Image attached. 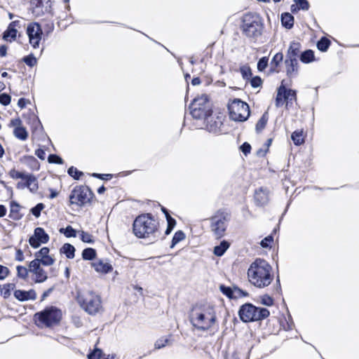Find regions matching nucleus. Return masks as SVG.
Instances as JSON below:
<instances>
[{"mask_svg":"<svg viewBox=\"0 0 359 359\" xmlns=\"http://www.w3.org/2000/svg\"><path fill=\"white\" fill-rule=\"evenodd\" d=\"M17 275L19 278L25 280L28 276L29 269H27L25 266H17Z\"/></svg>","mask_w":359,"mask_h":359,"instance_id":"ea45409f","label":"nucleus"},{"mask_svg":"<svg viewBox=\"0 0 359 359\" xmlns=\"http://www.w3.org/2000/svg\"><path fill=\"white\" fill-rule=\"evenodd\" d=\"M291 138L295 145H301L304 143L303 132L296 130L292 134Z\"/></svg>","mask_w":359,"mask_h":359,"instance_id":"2f4dec72","label":"nucleus"},{"mask_svg":"<svg viewBox=\"0 0 359 359\" xmlns=\"http://www.w3.org/2000/svg\"><path fill=\"white\" fill-rule=\"evenodd\" d=\"M283 94L286 97V100H295L296 99V91L291 89H286L284 87Z\"/></svg>","mask_w":359,"mask_h":359,"instance_id":"8fccbe9b","label":"nucleus"},{"mask_svg":"<svg viewBox=\"0 0 359 359\" xmlns=\"http://www.w3.org/2000/svg\"><path fill=\"white\" fill-rule=\"evenodd\" d=\"M273 241V236H268L261 241L260 245H262V248H268L270 246Z\"/></svg>","mask_w":359,"mask_h":359,"instance_id":"13d9d810","label":"nucleus"},{"mask_svg":"<svg viewBox=\"0 0 359 359\" xmlns=\"http://www.w3.org/2000/svg\"><path fill=\"white\" fill-rule=\"evenodd\" d=\"M35 154L40 159H41V160L45 159L46 153L43 149H36L35 151Z\"/></svg>","mask_w":359,"mask_h":359,"instance_id":"0e129e2a","label":"nucleus"},{"mask_svg":"<svg viewBox=\"0 0 359 359\" xmlns=\"http://www.w3.org/2000/svg\"><path fill=\"white\" fill-rule=\"evenodd\" d=\"M10 126L14 128V136L22 141H25L28 137V132L25 127L22 125V121L20 118H14L11 121Z\"/></svg>","mask_w":359,"mask_h":359,"instance_id":"a211bd4d","label":"nucleus"},{"mask_svg":"<svg viewBox=\"0 0 359 359\" xmlns=\"http://www.w3.org/2000/svg\"><path fill=\"white\" fill-rule=\"evenodd\" d=\"M44 207L43 203H38L35 207L32 208L31 212L36 217H39L41 215V211Z\"/></svg>","mask_w":359,"mask_h":359,"instance_id":"de8ad7c7","label":"nucleus"},{"mask_svg":"<svg viewBox=\"0 0 359 359\" xmlns=\"http://www.w3.org/2000/svg\"><path fill=\"white\" fill-rule=\"evenodd\" d=\"M241 151L245 155L247 156L248 154L250 153V150H251V146L250 144H248V142H245L243 143L241 147H240Z\"/></svg>","mask_w":359,"mask_h":359,"instance_id":"052dcab7","label":"nucleus"},{"mask_svg":"<svg viewBox=\"0 0 359 359\" xmlns=\"http://www.w3.org/2000/svg\"><path fill=\"white\" fill-rule=\"evenodd\" d=\"M76 299L81 307L90 315L96 314L102 308L100 297L91 291L79 292Z\"/></svg>","mask_w":359,"mask_h":359,"instance_id":"0eeeda50","label":"nucleus"},{"mask_svg":"<svg viewBox=\"0 0 359 359\" xmlns=\"http://www.w3.org/2000/svg\"><path fill=\"white\" fill-rule=\"evenodd\" d=\"M240 72L244 79H250L252 76L251 69L249 66L244 65L240 68Z\"/></svg>","mask_w":359,"mask_h":359,"instance_id":"79ce46f5","label":"nucleus"},{"mask_svg":"<svg viewBox=\"0 0 359 359\" xmlns=\"http://www.w3.org/2000/svg\"><path fill=\"white\" fill-rule=\"evenodd\" d=\"M15 259L19 262H22L24 260L23 252H22L21 250H17L16 255H15Z\"/></svg>","mask_w":359,"mask_h":359,"instance_id":"338daca9","label":"nucleus"},{"mask_svg":"<svg viewBox=\"0 0 359 359\" xmlns=\"http://www.w3.org/2000/svg\"><path fill=\"white\" fill-rule=\"evenodd\" d=\"M21 161H23L26 164L30 165L32 168L39 167L38 161L34 156H24Z\"/></svg>","mask_w":359,"mask_h":359,"instance_id":"58836bf2","label":"nucleus"},{"mask_svg":"<svg viewBox=\"0 0 359 359\" xmlns=\"http://www.w3.org/2000/svg\"><path fill=\"white\" fill-rule=\"evenodd\" d=\"M266 122L267 118L266 116V114H264L257 123L256 129L257 130H262L265 127Z\"/></svg>","mask_w":359,"mask_h":359,"instance_id":"3c124183","label":"nucleus"},{"mask_svg":"<svg viewBox=\"0 0 359 359\" xmlns=\"http://www.w3.org/2000/svg\"><path fill=\"white\" fill-rule=\"evenodd\" d=\"M283 55L281 53H276L271 61V65L273 69L276 68L283 61Z\"/></svg>","mask_w":359,"mask_h":359,"instance_id":"4c0bfd02","label":"nucleus"},{"mask_svg":"<svg viewBox=\"0 0 359 359\" xmlns=\"http://www.w3.org/2000/svg\"><path fill=\"white\" fill-rule=\"evenodd\" d=\"M49 240L48 235L43 229L37 227L34 230V233L30 237L29 242L31 246L37 248L41 243H46Z\"/></svg>","mask_w":359,"mask_h":359,"instance_id":"2eb2a0df","label":"nucleus"},{"mask_svg":"<svg viewBox=\"0 0 359 359\" xmlns=\"http://www.w3.org/2000/svg\"><path fill=\"white\" fill-rule=\"evenodd\" d=\"M92 198V193L86 186H76L69 195V202L72 205L83 206L89 203Z\"/></svg>","mask_w":359,"mask_h":359,"instance_id":"f8f14e48","label":"nucleus"},{"mask_svg":"<svg viewBox=\"0 0 359 359\" xmlns=\"http://www.w3.org/2000/svg\"><path fill=\"white\" fill-rule=\"evenodd\" d=\"M8 175L13 180L21 179L16 184L18 189H28L31 193L35 194L39 189L37 178L32 174L26 172H20L15 168L11 169Z\"/></svg>","mask_w":359,"mask_h":359,"instance_id":"6e6552de","label":"nucleus"},{"mask_svg":"<svg viewBox=\"0 0 359 359\" xmlns=\"http://www.w3.org/2000/svg\"><path fill=\"white\" fill-rule=\"evenodd\" d=\"M229 246V243L226 241H223L219 245H217L214 248V254L217 257H221L224 254Z\"/></svg>","mask_w":359,"mask_h":359,"instance_id":"a878e982","label":"nucleus"},{"mask_svg":"<svg viewBox=\"0 0 359 359\" xmlns=\"http://www.w3.org/2000/svg\"><path fill=\"white\" fill-rule=\"evenodd\" d=\"M301 45L298 42H292L288 48L287 57H294L297 58L300 52Z\"/></svg>","mask_w":359,"mask_h":359,"instance_id":"393cba45","label":"nucleus"},{"mask_svg":"<svg viewBox=\"0 0 359 359\" xmlns=\"http://www.w3.org/2000/svg\"><path fill=\"white\" fill-rule=\"evenodd\" d=\"M158 222L150 214L138 216L133 223V232L139 238L149 237L156 233Z\"/></svg>","mask_w":359,"mask_h":359,"instance_id":"7ed1b4c3","label":"nucleus"},{"mask_svg":"<svg viewBox=\"0 0 359 359\" xmlns=\"http://www.w3.org/2000/svg\"><path fill=\"white\" fill-rule=\"evenodd\" d=\"M48 161H49V163H57V164H62V163H63L62 159L60 156H58L55 154H50L48 156Z\"/></svg>","mask_w":359,"mask_h":359,"instance_id":"6e6d98bb","label":"nucleus"},{"mask_svg":"<svg viewBox=\"0 0 359 359\" xmlns=\"http://www.w3.org/2000/svg\"><path fill=\"white\" fill-rule=\"evenodd\" d=\"M81 239L84 243H90L93 242V236L90 233L85 231L81 232Z\"/></svg>","mask_w":359,"mask_h":359,"instance_id":"864d4df0","label":"nucleus"},{"mask_svg":"<svg viewBox=\"0 0 359 359\" xmlns=\"http://www.w3.org/2000/svg\"><path fill=\"white\" fill-rule=\"evenodd\" d=\"M330 45V41L325 37H323L317 43L318 48L321 51H326Z\"/></svg>","mask_w":359,"mask_h":359,"instance_id":"e433bc0d","label":"nucleus"},{"mask_svg":"<svg viewBox=\"0 0 359 359\" xmlns=\"http://www.w3.org/2000/svg\"><path fill=\"white\" fill-rule=\"evenodd\" d=\"M22 60L27 65L31 67L35 66L37 63L36 58L32 54L24 57Z\"/></svg>","mask_w":359,"mask_h":359,"instance_id":"a19ab883","label":"nucleus"},{"mask_svg":"<svg viewBox=\"0 0 359 359\" xmlns=\"http://www.w3.org/2000/svg\"><path fill=\"white\" fill-rule=\"evenodd\" d=\"M26 34L29 42L33 48H38L43 36V31L38 22H30L27 25Z\"/></svg>","mask_w":359,"mask_h":359,"instance_id":"ddd939ff","label":"nucleus"},{"mask_svg":"<svg viewBox=\"0 0 359 359\" xmlns=\"http://www.w3.org/2000/svg\"><path fill=\"white\" fill-rule=\"evenodd\" d=\"M41 4V3L40 1H37V4H36V7H35V8H34L32 9V13H33L36 16H39V15H41V11L39 10V7H40L39 6H40V4Z\"/></svg>","mask_w":359,"mask_h":359,"instance_id":"69168bd1","label":"nucleus"},{"mask_svg":"<svg viewBox=\"0 0 359 359\" xmlns=\"http://www.w3.org/2000/svg\"><path fill=\"white\" fill-rule=\"evenodd\" d=\"M300 60L304 63H309L314 60V53L311 50L303 52L300 55Z\"/></svg>","mask_w":359,"mask_h":359,"instance_id":"7c9ffc66","label":"nucleus"},{"mask_svg":"<svg viewBox=\"0 0 359 359\" xmlns=\"http://www.w3.org/2000/svg\"><path fill=\"white\" fill-rule=\"evenodd\" d=\"M72 322L76 327H80L83 325L82 320L79 316H74L72 318Z\"/></svg>","mask_w":359,"mask_h":359,"instance_id":"e2e57ef3","label":"nucleus"},{"mask_svg":"<svg viewBox=\"0 0 359 359\" xmlns=\"http://www.w3.org/2000/svg\"><path fill=\"white\" fill-rule=\"evenodd\" d=\"M189 109L192 117L195 119L203 120L212 114V105L206 95L195 97Z\"/></svg>","mask_w":359,"mask_h":359,"instance_id":"423d86ee","label":"nucleus"},{"mask_svg":"<svg viewBox=\"0 0 359 359\" xmlns=\"http://www.w3.org/2000/svg\"><path fill=\"white\" fill-rule=\"evenodd\" d=\"M64 231V234L65 236L70 238V237H76V231L71 226H67ZM60 231H62V229L60 230Z\"/></svg>","mask_w":359,"mask_h":359,"instance_id":"49530a36","label":"nucleus"},{"mask_svg":"<svg viewBox=\"0 0 359 359\" xmlns=\"http://www.w3.org/2000/svg\"><path fill=\"white\" fill-rule=\"evenodd\" d=\"M242 31L249 38H257L262 34L264 24L256 13H246L243 17Z\"/></svg>","mask_w":359,"mask_h":359,"instance_id":"20e7f679","label":"nucleus"},{"mask_svg":"<svg viewBox=\"0 0 359 359\" xmlns=\"http://www.w3.org/2000/svg\"><path fill=\"white\" fill-rule=\"evenodd\" d=\"M9 269L3 265H0V280H4L9 274Z\"/></svg>","mask_w":359,"mask_h":359,"instance_id":"4d7b16f0","label":"nucleus"},{"mask_svg":"<svg viewBox=\"0 0 359 359\" xmlns=\"http://www.w3.org/2000/svg\"><path fill=\"white\" fill-rule=\"evenodd\" d=\"M269 313L268 309L256 307L251 304L243 305L238 312L241 320L245 323L264 319L269 316Z\"/></svg>","mask_w":359,"mask_h":359,"instance_id":"1a4fd4ad","label":"nucleus"},{"mask_svg":"<svg viewBox=\"0 0 359 359\" xmlns=\"http://www.w3.org/2000/svg\"><path fill=\"white\" fill-rule=\"evenodd\" d=\"M247 276L249 283L259 289L268 287L274 278L272 266L261 258H257L250 264Z\"/></svg>","mask_w":359,"mask_h":359,"instance_id":"f257e3e1","label":"nucleus"},{"mask_svg":"<svg viewBox=\"0 0 359 359\" xmlns=\"http://www.w3.org/2000/svg\"><path fill=\"white\" fill-rule=\"evenodd\" d=\"M13 287L14 285L11 283L5 284L3 285L1 294L4 298H7L11 295V290L13 289Z\"/></svg>","mask_w":359,"mask_h":359,"instance_id":"c03bdc74","label":"nucleus"},{"mask_svg":"<svg viewBox=\"0 0 359 359\" xmlns=\"http://www.w3.org/2000/svg\"><path fill=\"white\" fill-rule=\"evenodd\" d=\"M261 303L264 305L269 306L273 304V300L270 296L265 294L261 297Z\"/></svg>","mask_w":359,"mask_h":359,"instance_id":"5fc2aeb1","label":"nucleus"},{"mask_svg":"<svg viewBox=\"0 0 359 359\" xmlns=\"http://www.w3.org/2000/svg\"><path fill=\"white\" fill-rule=\"evenodd\" d=\"M230 118L235 121H245L250 116V108L246 102L234 100L229 104Z\"/></svg>","mask_w":359,"mask_h":359,"instance_id":"9b49d317","label":"nucleus"},{"mask_svg":"<svg viewBox=\"0 0 359 359\" xmlns=\"http://www.w3.org/2000/svg\"><path fill=\"white\" fill-rule=\"evenodd\" d=\"M285 69L287 74L292 76L297 74L298 71V60L294 57H287L285 60Z\"/></svg>","mask_w":359,"mask_h":359,"instance_id":"aec40b11","label":"nucleus"},{"mask_svg":"<svg viewBox=\"0 0 359 359\" xmlns=\"http://www.w3.org/2000/svg\"><path fill=\"white\" fill-rule=\"evenodd\" d=\"M205 124V128L210 133H219L221 132V128L223 125V117L222 116H212L209 115L203 119Z\"/></svg>","mask_w":359,"mask_h":359,"instance_id":"4468645a","label":"nucleus"},{"mask_svg":"<svg viewBox=\"0 0 359 359\" xmlns=\"http://www.w3.org/2000/svg\"><path fill=\"white\" fill-rule=\"evenodd\" d=\"M189 318L192 325L201 330H209L217 320L214 307L208 304L194 306L190 312Z\"/></svg>","mask_w":359,"mask_h":359,"instance_id":"f03ea898","label":"nucleus"},{"mask_svg":"<svg viewBox=\"0 0 359 359\" xmlns=\"http://www.w3.org/2000/svg\"><path fill=\"white\" fill-rule=\"evenodd\" d=\"M14 297L20 301H27L29 299H34L36 294L33 290L24 291L17 290L14 292Z\"/></svg>","mask_w":359,"mask_h":359,"instance_id":"4be33fe9","label":"nucleus"},{"mask_svg":"<svg viewBox=\"0 0 359 359\" xmlns=\"http://www.w3.org/2000/svg\"><path fill=\"white\" fill-rule=\"evenodd\" d=\"M29 272L35 276L36 283H43L48 278L46 272L42 269L38 260H32L29 264Z\"/></svg>","mask_w":359,"mask_h":359,"instance_id":"dca6fc26","label":"nucleus"},{"mask_svg":"<svg viewBox=\"0 0 359 359\" xmlns=\"http://www.w3.org/2000/svg\"><path fill=\"white\" fill-rule=\"evenodd\" d=\"M229 215L226 212L217 211L210 219V229L214 235L220 238L224 236L227 228Z\"/></svg>","mask_w":359,"mask_h":359,"instance_id":"9d476101","label":"nucleus"},{"mask_svg":"<svg viewBox=\"0 0 359 359\" xmlns=\"http://www.w3.org/2000/svg\"><path fill=\"white\" fill-rule=\"evenodd\" d=\"M185 238V234L182 231H177L175 232L172 243L170 245V248H173L178 243L183 241Z\"/></svg>","mask_w":359,"mask_h":359,"instance_id":"473e14b6","label":"nucleus"},{"mask_svg":"<svg viewBox=\"0 0 359 359\" xmlns=\"http://www.w3.org/2000/svg\"><path fill=\"white\" fill-rule=\"evenodd\" d=\"M96 256V251L90 248L83 250L82 252V257L85 260H92Z\"/></svg>","mask_w":359,"mask_h":359,"instance_id":"72a5a7b5","label":"nucleus"},{"mask_svg":"<svg viewBox=\"0 0 359 359\" xmlns=\"http://www.w3.org/2000/svg\"><path fill=\"white\" fill-rule=\"evenodd\" d=\"M283 91L284 86H280L278 88L277 96L276 98V106L277 107H282L287 100L285 94H283Z\"/></svg>","mask_w":359,"mask_h":359,"instance_id":"c756f323","label":"nucleus"},{"mask_svg":"<svg viewBox=\"0 0 359 359\" xmlns=\"http://www.w3.org/2000/svg\"><path fill=\"white\" fill-rule=\"evenodd\" d=\"M283 25L287 29H290L294 25V17L289 13H283L281 15Z\"/></svg>","mask_w":359,"mask_h":359,"instance_id":"bb28decb","label":"nucleus"},{"mask_svg":"<svg viewBox=\"0 0 359 359\" xmlns=\"http://www.w3.org/2000/svg\"><path fill=\"white\" fill-rule=\"evenodd\" d=\"M68 174L75 180H79V177L83 175V172L78 170L76 168L72 166L68 169Z\"/></svg>","mask_w":359,"mask_h":359,"instance_id":"37998d69","label":"nucleus"},{"mask_svg":"<svg viewBox=\"0 0 359 359\" xmlns=\"http://www.w3.org/2000/svg\"><path fill=\"white\" fill-rule=\"evenodd\" d=\"M11 102V96L3 93L0 95V103L4 105H8Z\"/></svg>","mask_w":359,"mask_h":359,"instance_id":"bf43d9fd","label":"nucleus"},{"mask_svg":"<svg viewBox=\"0 0 359 359\" xmlns=\"http://www.w3.org/2000/svg\"><path fill=\"white\" fill-rule=\"evenodd\" d=\"M49 249L46 247L42 248L39 252L35 254V258H43L50 256Z\"/></svg>","mask_w":359,"mask_h":359,"instance_id":"09e8293b","label":"nucleus"},{"mask_svg":"<svg viewBox=\"0 0 359 359\" xmlns=\"http://www.w3.org/2000/svg\"><path fill=\"white\" fill-rule=\"evenodd\" d=\"M220 290L224 294L231 299L236 298L237 295H246V294L243 290L238 288H234V290H232L231 287H226L224 285L220 286Z\"/></svg>","mask_w":359,"mask_h":359,"instance_id":"5701e85b","label":"nucleus"},{"mask_svg":"<svg viewBox=\"0 0 359 359\" xmlns=\"http://www.w3.org/2000/svg\"><path fill=\"white\" fill-rule=\"evenodd\" d=\"M269 59L267 57H263L259 59L257 63V69L259 71H264L268 65Z\"/></svg>","mask_w":359,"mask_h":359,"instance_id":"a18cd8bd","label":"nucleus"},{"mask_svg":"<svg viewBox=\"0 0 359 359\" xmlns=\"http://www.w3.org/2000/svg\"><path fill=\"white\" fill-rule=\"evenodd\" d=\"M250 84L253 88L260 87L262 84V80L258 76H254L250 79Z\"/></svg>","mask_w":359,"mask_h":359,"instance_id":"603ef678","label":"nucleus"},{"mask_svg":"<svg viewBox=\"0 0 359 359\" xmlns=\"http://www.w3.org/2000/svg\"><path fill=\"white\" fill-rule=\"evenodd\" d=\"M295 5L291 6L292 13L297 12L299 10L308 11L309 9V3L307 0H293Z\"/></svg>","mask_w":359,"mask_h":359,"instance_id":"b1692460","label":"nucleus"},{"mask_svg":"<svg viewBox=\"0 0 359 359\" xmlns=\"http://www.w3.org/2000/svg\"><path fill=\"white\" fill-rule=\"evenodd\" d=\"M162 210L165 214V217H166V219H167V222H168L167 229L165 233L166 235H168L170 233V232L174 229V227L176 224V221L175 219L171 217V216L169 215V213L168 212V211L166 210L165 208H162Z\"/></svg>","mask_w":359,"mask_h":359,"instance_id":"cd10ccee","label":"nucleus"},{"mask_svg":"<svg viewBox=\"0 0 359 359\" xmlns=\"http://www.w3.org/2000/svg\"><path fill=\"white\" fill-rule=\"evenodd\" d=\"M62 316L61 310L55 306H49L35 313L34 319L38 326L48 327L58 324L62 319Z\"/></svg>","mask_w":359,"mask_h":359,"instance_id":"39448f33","label":"nucleus"},{"mask_svg":"<svg viewBox=\"0 0 359 359\" xmlns=\"http://www.w3.org/2000/svg\"><path fill=\"white\" fill-rule=\"evenodd\" d=\"M60 252L64 253L68 259H73L74 257V247L69 244L65 243L61 248Z\"/></svg>","mask_w":359,"mask_h":359,"instance_id":"c85d7f7f","label":"nucleus"},{"mask_svg":"<svg viewBox=\"0 0 359 359\" xmlns=\"http://www.w3.org/2000/svg\"><path fill=\"white\" fill-rule=\"evenodd\" d=\"M92 264L95 270L98 273H107L113 269L112 266L105 260H97Z\"/></svg>","mask_w":359,"mask_h":359,"instance_id":"412c9836","label":"nucleus"},{"mask_svg":"<svg viewBox=\"0 0 359 359\" xmlns=\"http://www.w3.org/2000/svg\"><path fill=\"white\" fill-rule=\"evenodd\" d=\"M34 260H38L40 265L47 266L53 265L55 262V259L51 255L43 258H35Z\"/></svg>","mask_w":359,"mask_h":359,"instance_id":"c9c22d12","label":"nucleus"},{"mask_svg":"<svg viewBox=\"0 0 359 359\" xmlns=\"http://www.w3.org/2000/svg\"><path fill=\"white\" fill-rule=\"evenodd\" d=\"M27 102L28 101L25 98H20L18 102V105L20 108L23 109L25 107Z\"/></svg>","mask_w":359,"mask_h":359,"instance_id":"774afa93","label":"nucleus"},{"mask_svg":"<svg viewBox=\"0 0 359 359\" xmlns=\"http://www.w3.org/2000/svg\"><path fill=\"white\" fill-rule=\"evenodd\" d=\"M170 342V337H161L156 340V341L154 344V347L156 349H160L165 347L166 345H168Z\"/></svg>","mask_w":359,"mask_h":359,"instance_id":"f704fd0d","label":"nucleus"},{"mask_svg":"<svg viewBox=\"0 0 359 359\" xmlns=\"http://www.w3.org/2000/svg\"><path fill=\"white\" fill-rule=\"evenodd\" d=\"M102 351L100 349L95 350L88 355V359H100Z\"/></svg>","mask_w":359,"mask_h":359,"instance_id":"680f3d73","label":"nucleus"},{"mask_svg":"<svg viewBox=\"0 0 359 359\" xmlns=\"http://www.w3.org/2000/svg\"><path fill=\"white\" fill-rule=\"evenodd\" d=\"M269 191L260 187L255 193V201L258 205H264L269 202Z\"/></svg>","mask_w":359,"mask_h":359,"instance_id":"6ab92c4d","label":"nucleus"},{"mask_svg":"<svg viewBox=\"0 0 359 359\" xmlns=\"http://www.w3.org/2000/svg\"><path fill=\"white\" fill-rule=\"evenodd\" d=\"M22 25L20 20H14L11 22L6 30L4 32L3 39L6 41L11 42L15 41L17 36L18 29H20Z\"/></svg>","mask_w":359,"mask_h":359,"instance_id":"f3484780","label":"nucleus"}]
</instances>
